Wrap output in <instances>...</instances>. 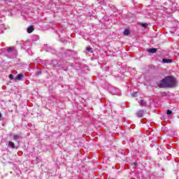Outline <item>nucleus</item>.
<instances>
[{"label":"nucleus","mask_w":179,"mask_h":179,"mask_svg":"<svg viewBox=\"0 0 179 179\" xmlns=\"http://www.w3.org/2000/svg\"><path fill=\"white\" fill-rule=\"evenodd\" d=\"M4 52L6 56L10 59L16 58L17 55V51H16V49L14 47L6 48Z\"/></svg>","instance_id":"obj_2"},{"label":"nucleus","mask_w":179,"mask_h":179,"mask_svg":"<svg viewBox=\"0 0 179 179\" xmlns=\"http://www.w3.org/2000/svg\"><path fill=\"white\" fill-rule=\"evenodd\" d=\"M43 49L46 51V52H51V54H57V50L54 49V48L48 45H44Z\"/></svg>","instance_id":"obj_4"},{"label":"nucleus","mask_w":179,"mask_h":179,"mask_svg":"<svg viewBox=\"0 0 179 179\" xmlns=\"http://www.w3.org/2000/svg\"><path fill=\"white\" fill-rule=\"evenodd\" d=\"M9 78H10V80H13V79H15V78H14V76H13V74H10V75L9 76Z\"/></svg>","instance_id":"obj_22"},{"label":"nucleus","mask_w":179,"mask_h":179,"mask_svg":"<svg viewBox=\"0 0 179 179\" xmlns=\"http://www.w3.org/2000/svg\"><path fill=\"white\" fill-rule=\"evenodd\" d=\"M13 140L15 141L16 142H19V139L22 138V134H14L13 136Z\"/></svg>","instance_id":"obj_9"},{"label":"nucleus","mask_w":179,"mask_h":179,"mask_svg":"<svg viewBox=\"0 0 179 179\" xmlns=\"http://www.w3.org/2000/svg\"><path fill=\"white\" fill-rule=\"evenodd\" d=\"M66 57H73L75 55V52L72 50H67L64 52Z\"/></svg>","instance_id":"obj_6"},{"label":"nucleus","mask_w":179,"mask_h":179,"mask_svg":"<svg viewBox=\"0 0 179 179\" xmlns=\"http://www.w3.org/2000/svg\"><path fill=\"white\" fill-rule=\"evenodd\" d=\"M171 33L172 34H174V32H173V31H171Z\"/></svg>","instance_id":"obj_28"},{"label":"nucleus","mask_w":179,"mask_h":179,"mask_svg":"<svg viewBox=\"0 0 179 179\" xmlns=\"http://www.w3.org/2000/svg\"><path fill=\"white\" fill-rule=\"evenodd\" d=\"M2 117V113L0 112V118Z\"/></svg>","instance_id":"obj_26"},{"label":"nucleus","mask_w":179,"mask_h":179,"mask_svg":"<svg viewBox=\"0 0 179 179\" xmlns=\"http://www.w3.org/2000/svg\"><path fill=\"white\" fill-rule=\"evenodd\" d=\"M142 27H145V29H146V27H148V23H143Z\"/></svg>","instance_id":"obj_23"},{"label":"nucleus","mask_w":179,"mask_h":179,"mask_svg":"<svg viewBox=\"0 0 179 179\" xmlns=\"http://www.w3.org/2000/svg\"><path fill=\"white\" fill-rule=\"evenodd\" d=\"M132 97H136V92L131 94Z\"/></svg>","instance_id":"obj_25"},{"label":"nucleus","mask_w":179,"mask_h":179,"mask_svg":"<svg viewBox=\"0 0 179 179\" xmlns=\"http://www.w3.org/2000/svg\"><path fill=\"white\" fill-rule=\"evenodd\" d=\"M36 76H38L39 75H41V71H38L36 73Z\"/></svg>","instance_id":"obj_24"},{"label":"nucleus","mask_w":179,"mask_h":179,"mask_svg":"<svg viewBox=\"0 0 179 179\" xmlns=\"http://www.w3.org/2000/svg\"><path fill=\"white\" fill-rule=\"evenodd\" d=\"M162 62L164 64H171V62H173V60H171V59H162Z\"/></svg>","instance_id":"obj_13"},{"label":"nucleus","mask_w":179,"mask_h":179,"mask_svg":"<svg viewBox=\"0 0 179 179\" xmlns=\"http://www.w3.org/2000/svg\"><path fill=\"white\" fill-rule=\"evenodd\" d=\"M50 65L51 66H54V67L58 66V61H57L56 59L52 60L50 62Z\"/></svg>","instance_id":"obj_12"},{"label":"nucleus","mask_w":179,"mask_h":179,"mask_svg":"<svg viewBox=\"0 0 179 179\" xmlns=\"http://www.w3.org/2000/svg\"><path fill=\"white\" fill-rule=\"evenodd\" d=\"M8 148H9L10 149H17L15 143H13V141H8Z\"/></svg>","instance_id":"obj_10"},{"label":"nucleus","mask_w":179,"mask_h":179,"mask_svg":"<svg viewBox=\"0 0 179 179\" xmlns=\"http://www.w3.org/2000/svg\"><path fill=\"white\" fill-rule=\"evenodd\" d=\"M17 44H20V42H19V41H17Z\"/></svg>","instance_id":"obj_27"},{"label":"nucleus","mask_w":179,"mask_h":179,"mask_svg":"<svg viewBox=\"0 0 179 179\" xmlns=\"http://www.w3.org/2000/svg\"><path fill=\"white\" fill-rule=\"evenodd\" d=\"M166 114H167L168 115H171V114H173V111H171V110H168L166 111Z\"/></svg>","instance_id":"obj_20"},{"label":"nucleus","mask_w":179,"mask_h":179,"mask_svg":"<svg viewBox=\"0 0 179 179\" xmlns=\"http://www.w3.org/2000/svg\"><path fill=\"white\" fill-rule=\"evenodd\" d=\"M145 113H146V110H140L137 112L136 115H137V117H138V118H142V117H143V114H145Z\"/></svg>","instance_id":"obj_8"},{"label":"nucleus","mask_w":179,"mask_h":179,"mask_svg":"<svg viewBox=\"0 0 179 179\" xmlns=\"http://www.w3.org/2000/svg\"><path fill=\"white\" fill-rule=\"evenodd\" d=\"M111 94H114L115 96H121V90L117 87H113L110 90Z\"/></svg>","instance_id":"obj_5"},{"label":"nucleus","mask_w":179,"mask_h":179,"mask_svg":"<svg viewBox=\"0 0 179 179\" xmlns=\"http://www.w3.org/2000/svg\"><path fill=\"white\" fill-rule=\"evenodd\" d=\"M157 48H150V49L148 50V52L150 54H155V52H157Z\"/></svg>","instance_id":"obj_14"},{"label":"nucleus","mask_w":179,"mask_h":179,"mask_svg":"<svg viewBox=\"0 0 179 179\" xmlns=\"http://www.w3.org/2000/svg\"><path fill=\"white\" fill-rule=\"evenodd\" d=\"M177 86V80L174 77L166 76L161 80L160 83L158 84V87L164 89L166 87H176Z\"/></svg>","instance_id":"obj_1"},{"label":"nucleus","mask_w":179,"mask_h":179,"mask_svg":"<svg viewBox=\"0 0 179 179\" xmlns=\"http://www.w3.org/2000/svg\"><path fill=\"white\" fill-rule=\"evenodd\" d=\"M34 30V28L33 27V25L29 26L27 29V33H32V31Z\"/></svg>","instance_id":"obj_15"},{"label":"nucleus","mask_w":179,"mask_h":179,"mask_svg":"<svg viewBox=\"0 0 179 179\" xmlns=\"http://www.w3.org/2000/svg\"><path fill=\"white\" fill-rule=\"evenodd\" d=\"M73 66V64H69L68 62L65 63L64 66H62V64H60L59 66L62 69H63V71H68V67L69 66Z\"/></svg>","instance_id":"obj_7"},{"label":"nucleus","mask_w":179,"mask_h":179,"mask_svg":"<svg viewBox=\"0 0 179 179\" xmlns=\"http://www.w3.org/2000/svg\"><path fill=\"white\" fill-rule=\"evenodd\" d=\"M139 104L141 106H145L146 104V102H145V101L143 99H141L139 102Z\"/></svg>","instance_id":"obj_18"},{"label":"nucleus","mask_w":179,"mask_h":179,"mask_svg":"<svg viewBox=\"0 0 179 179\" xmlns=\"http://www.w3.org/2000/svg\"><path fill=\"white\" fill-rule=\"evenodd\" d=\"M130 33H131V31H129V29H124L123 34L124 36H129Z\"/></svg>","instance_id":"obj_16"},{"label":"nucleus","mask_w":179,"mask_h":179,"mask_svg":"<svg viewBox=\"0 0 179 179\" xmlns=\"http://www.w3.org/2000/svg\"><path fill=\"white\" fill-rule=\"evenodd\" d=\"M24 78V75L20 73L17 76V77L15 78V80H23Z\"/></svg>","instance_id":"obj_11"},{"label":"nucleus","mask_w":179,"mask_h":179,"mask_svg":"<svg viewBox=\"0 0 179 179\" xmlns=\"http://www.w3.org/2000/svg\"><path fill=\"white\" fill-rule=\"evenodd\" d=\"M161 96L162 97H166V96H167V92H162Z\"/></svg>","instance_id":"obj_19"},{"label":"nucleus","mask_w":179,"mask_h":179,"mask_svg":"<svg viewBox=\"0 0 179 179\" xmlns=\"http://www.w3.org/2000/svg\"><path fill=\"white\" fill-rule=\"evenodd\" d=\"M21 48H23L24 50H26V51H28V54L29 55H33V52L30 50L31 48V44L29 41L24 42L22 45H21Z\"/></svg>","instance_id":"obj_3"},{"label":"nucleus","mask_w":179,"mask_h":179,"mask_svg":"<svg viewBox=\"0 0 179 179\" xmlns=\"http://www.w3.org/2000/svg\"><path fill=\"white\" fill-rule=\"evenodd\" d=\"M86 51H87V52H93V48H92V47H90V46H87V48H86Z\"/></svg>","instance_id":"obj_17"},{"label":"nucleus","mask_w":179,"mask_h":179,"mask_svg":"<svg viewBox=\"0 0 179 179\" xmlns=\"http://www.w3.org/2000/svg\"><path fill=\"white\" fill-rule=\"evenodd\" d=\"M110 8L111 9H113V10H114L115 12H117V8H115V6L112 5Z\"/></svg>","instance_id":"obj_21"}]
</instances>
